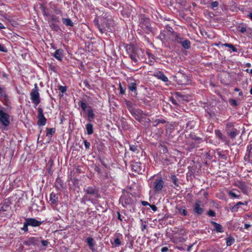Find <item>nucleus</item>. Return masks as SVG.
<instances>
[{"label":"nucleus","mask_w":252,"mask_h":252,"mask_svg":"<svg viewBox=\"0 0 252 252\" xmlns=\"http://www.w3.org/2000/svg\"><path fill=\"white\" fill-rule=\"evenodd\" d=\"M126 49L129 57L135 63H137L140 57L143 55L142 50L132 44L127 45L126 46Z\"/></svg>","instance_id":"f257e3e1"},{"label":"nucleus","mask_w":252,"mask_h":252,"mask_svg":"<svg viewBox=\"0 0 252 252\" xmlns=\"http://www.w3.org/2000/svg\"><path fill=\"white\" fill-rule=\"evenodd\" d=\"M84 191L86 192L84 198L86 199L91 200L100 197L98 189L94 187H88L84 189Z\"/></svg>","instance_id":"f03ea898"},{"label":"nucleus","mask_w":252,"mask_h":252,"mask_svg":"<svg viewBox=\"0 0 252 252\" xmlns=\"http://www.w3.org/2000/svg\"><path fill=\"white\" fill-rule=\"evenodd\" d=\"M135 197L131 193L126 192L123 193L120 201L124 206H126L132 205L135 202Z\"/></svg>","instance_id":"7ed1b4c3"},{"label":"nucleus","mask_w":252,"mask_h":252,"mask_svg":"<svg viewBox=\"0 0 252 252\" xmlns=\"http://www.w3.org/2000/svg\"><path fill=\"white\" fill-rule=\"evenodd\" d=\"M34 86V88L31 91L30 95L32 102L35 105V107L40 102V99L37 84H35Z\"/></svg>","instance_id":"20e7f679"},{"label":"nucleus","mask_w":252,"mask_h":252,"mask_svg":"<svg viewBox=\"0 0 252 252\" xmlns=\"http://www.w3.org/2000/svg\"><path fill=\"white\" fill-rule=\"evenodd\" d=\"M139 26L146 32L149 33L151 31V24L149 19L141 16L140 19Z\"/></svg>","instance_id":"39448f33"},{"label":"nucleus","mask_w":252,"mask_h":252,"mask_svg":"<svg viewBox=\"0 0 252 252\" xmlns=\"http://www.w3.org/2000/svg\"><path fill=\"white\" fill-rule=\"evenodd\" d=\"M131 115L139 122H141L143 115L146 116L147 115L143 113L142 111L140 109L132 108L130 110Z\"/></svg>","instance_id":"423d86ee"},{"label":"nucleus","mask_w":252,"mask_h":252,"mask_svg":"<svg viewBox=\"0 0 252 252\" xmlns=\"http://www.w3.org/2000/svg\"><path fill=\"white\" fill-rule=\"evenodd\" d=\"M9 119V115L2 110H0V123L5 126H7L10 124Z\"/></svg>","instance_id":"0eeeda50"},{"label":"nucleus","mask_w":252,"mask_h":252,"mask_svg":"<svg viewBox=\"0 0 252 252\" xmlns=\"http://www.w3.org/2000/svg\"><path fill=\"white\" fill-rule=\"evenodd\" d=\"M38 110V116H37V125L39 126H43L46 124V119L43 115V110L41 107H39Z\"/></svg>","instance_id":"6e6552de"},{"label":"nucleus","mask_w":252,"mask_h":252,"mask_svg":"<svg viewBox=\"0 0 252 252\" xmlns=\"http://www.w3.org/2000/svg\"><path fill=\"white\" fill-rule=\"evenodd\" d=\"M164 185V182L161 178L156 179L155 182V186L154 188L155 192L158 193L161 191Z\"/></svg>","instance_id":"1a4fd4ad"},{"label":"nucleus","mask_w":252,"mask_h":252,"mask_svg":"<svg viewBox=\"0 0 252 252\" xmlns=\"http://www.w3.org/2000/svg\"><path fill=\"white\" fill-rule=\"evenodd\" d=\"M40 238H41L31 237L29 238L27 240L25 241L24 244L28 246L38 245Z\"/></svg>","instance_id":"9d476101"},{"label":"nucleus","mask_w":252,"mask_h":252,"mask_svg":"<svg viewBox=\"0 0 252 252\" xmlns=\"http://www.w3.org/2000/svg\"><path fill=\"white\" fill-rule=\"evenodd\" d=\"M200 201L197 200L193 205V211L198 215H201L204 212V209L200 206Z\"/></svg>","instance_id":"9b49d317"},{"label":"nucleus","mask_w":252,"mask_h":252,"mask_svg":"<svg viewBox=\"0 0 252 252\" xmlns=\"http://www.w3.org/2000/svg\"><path fill=\"white\" fill-rule=\"evenodd\" d=\"M26 219L27 221H28L29 225L32 226L33 227L39 226L42 223V221H39L34 218H27Z\"/></svg>","instance_id":"f8f14e48"},{"label":"nucleus","mask_w":252,"mask_h":252,"mask_svg":"<svg viewBox=\"0 0 252 252\" xmlns=\"http://www.w3.org/2000/svg\"><path fill=\"white\" fill-rule=\"evenodd\" d=\"M55 188L61 190L64 188V184L63 181L59 178H58L55 183Z\"/></svg>","instance_id":"ddd939ff"},{"label":"nucleus","mask_w":252,"mask_h":252,"mask_svg":"<svg viewBox=\"0 0 252 252\" xmlns=\"http://www.w3.org/2000/svg\"><path fill=\"white\" fill-rule=\"evenodd\" d=\"M63 50L59 49L55 51L54 57L59 61H62L63 59Z\"/></svg>","instance_id":"4468645a"},{"label":"nucleus","mask_w":252,"mask_h":252,"mask_svg":"<svg viewBox=\"0 0 252 252\" xmlns=\"http://www.w3.org/2000/svg\"><path fill=\"white\" fill-rule=\"evenodd\" d=\"M155 76L157 77L158 79L161 80L164 82H167L168 79L167 77L162 72L159 71L155 74Z\"/></svg>","instance_id":"2eb2a0df"},{"label":"nucleus","mask_w":252,"mask_h":252,"mask_svg":"<svg viewBox=\"0 0 252 252\" xmlns=\"http://www.w3.org/2000/svg\"><path fill=\"white\" fill-rule=\"evenodd\" d=\"M180 44H181L182 46L185 49H189L191 46L190 42L188 39H184Z\"/></svg>","instance_id":"dca6fc26"},{"label":"nucleus","mask_w":252,"mask_h":252,"mask_svg":"<svg viewBox=\"0 0 252 252\" xmlns=\"http://www.w3.org/2000/svg\"><path fill=\"white\" fill-rule=\"evenodd\" d=\"M237 186L244 193H246L248 191V187L244 182H238Z\"/></svg>","instance_id":"f3484780"},{"label":"nucleus","mask_w":252,"mask_h":252,"mask_svg":"<svg viewBox=\"0 0 252 252\" xmlns=\"http://www.w3.org/2000/svg\"><path fill=\"white\" fill-rule=\"evenodd\" d=\"M211 223L214 225L215 230L218 232L221 233V232H223V229L222 226L221 224H219V223H218L215 221H211Z\"/></svg>","instance_id":"a211bd4d"},{"label":"nucleus","mask_w":252,"mask_h":252,"mask_svg":"<svg viewBox=\"0 0 252 252\" xmlns=\"http://www.w3.org/2000/svg\"><path fill=\"white\" fill-rule=\"evenodd\" d=\"M11 204L10 201L7 199H5L3 203L2 206L1 207L0 211H6L9 207V205Z\"/></svg>","instance_id":"6ab92c4d"},{"label":"nucleus","mask_w":252,"mask_h":252,"mask_svg":"<svg viewBox=\"0 0 252 252\" xmlns=\"http://www.w3.org/2000/svg\"><path fill=\"white\" fill-rule=\"evenodd\" d=\"M247 205V202H238L236 205H235L234 206H233L231 208V212H237L238 209L239 208L240 205Z\"/></svg>","instance_id":"aec40b11"},{"label":"nucleus","mask_w":252,"mask_h":252,"mask_svg":"<svg viewBox=\"0 0 252 252\" xmlns=\"http://www.w3.org/2000/svg\"><path fill=\"white\" fill-rule=\"evenodd\" d=\"M176 209L178 210V213L184 216H186L188 215V212L185 207H177Z\"/></svg>","instance_id":"412c9836"},{"label":"nucleus","mask_w":252,"mask_h":252,"mask_svg":"<svg viewBox=\"0 0 252 252\" xmlns=\"http://www.w3.org/2000/svg\"><path fill=\"white\" fill-rule=\"evenodd\" d=\"M62 22L66 26L73 27L74 26V23L69 18H63L62 19Z\"/></svg>","instance_id":"4be33fe9"},{"label":"nucleus","mask_w":252,"mask_h":252,"mask_svg":"<svg viewBox=\"0 0 252 252\" xmlns=\"http://www.w3.org/2000/svg\"><path fill=\"white\" fill-rule=\"evenodd\" d=\"M173 36L174 39H173V41L174 42H176L178 43H180L182 40H183L184 38L181 37L179 34H177L176 33L173 34Z\"/></svg>","instance_id":"5701e85b"},{"label":"nucleus","mask_w":252,"mask_h":252,"mask_svg":"<svg viewBox=\"0 0 252 252\" xmlns=\"http://www.w3.org/2000/svg\"><path fill=\"white\" fill-rule=\"evenodd\" d=\"M86 128L87 131V134L88 135H91L93 133V126L92 124L89 123L87 124L86 126Z\"/></svg>","instance_id":"b1692460"},{"label":"nucleus","mask_w":252,"mask_h":252,"mask_svg":"<svg viewBox=\"0 0 252 252\" xmlns=\"http://www.w3.org/2000/svg\"><path fill=\"white\" fill-rule=\"evenodd\" d=\"M54 165V161H53V160H52V159H50L49 161H48V168H47V170H48V173L50 174L51 175H52L53 174V171L52 170V166L53 165Z\"/></svg>","instance_id":"393cba45"},{"label":"nucleus","mask_w":252,"mask_h":252,"mask_svg":"<svg viewBox=\"0 0 252 252\" xmlns=\"http://www.w3.org/2000/svg\"><path fill=\"white\" fill-rule=\"evenodd\" d=\"M239 131L236 129H234L232 131L228 133V135L232 139H234L236 135L239 134Z\"/></svg>","instance_id":"a878e982"},{"label":"nucleus","mask_w":252,"mask_h":252,"mask_svg":"<svg viewBox=\"0 0 252 252\" xmlns=\"http://www.w3.org/2000/svg\"><path fill=\"white\" fill-rule=\"evenodd\" d=\"M170 178L171 179L172 182L173 183V184L175 185L176 187L179 186V180L176 175H172L170 177Z\"/></svg>","instance_id":"bb28decb"},{"label":"nucleus","mask_w":252,"mask_h":252,"mask_svg":"<svg viewBox=\"0 0 252 252\" xmlns=\"http://www.w3.org/2000/svg\"><path fill=\"white\" fill-rule=\"evenodd\" d=\"M88 120L89 122H91L92 120L94 118V114L92 109H90L88 110Z\"/></svg>","instance_id":"cd10ccee"},{"label":"nucleus","mask_w":252,"mask_h":252,"mask_svg":"<svg viewBox=\"0 0 252 252\" xmlns=\"http://www.w3.org/2000/svg\"><path fill=\"white\" fill-rule=\"evenodd\" d=\"M58 196L53 192L50 194V200L52 203L55 204L58 200Z\"/></svg>","instance_id":"c85d7f7f"},{"label":"nucleus","mask_w":252,"mask_h":252,"mask_svg":"<svg viewBox=\"0 0 252 252\" xmlns=\"http://www.w3.org/2000/svg\"><path fill=\"white\" fill-rule=\"evenodd\" d=\"M128 88L132 92H135L136 91L137 85L134 82L130 83L128 85Z\"/></svg>","instance_id":"c756f323"},{"label":"nucleus","mask_w":252,"mask_h":252,"mask_svg":"<svg viewBox=\"0 0 252 252\" xmlns=\"http://www.w3.org/2000/svg\"><path fill=\"white\" fill-rule=\"evenodd\" d=\"M234 238L232 236H229L226 239V245L227 246H230L233 244L234 242Z\"/></svg>","instance_id":"7c9ffc66"},{"label":"nucleus","mask_w":252,"mask_h":252,"mask_svg":"<svg viewBox=\"0 0 252 252\" xmlns=\"http://www.w3.org/2000/svg\"><path fill=\"white\" fill-rule=\"evenodd\" d=\"M190 137L192 140H194V141H197L198 143H199L202 142L203 141L201 138L196 136L194 134H190Z\"/></svg>","instance_id":"2f4dec72"},{"label":"nucleus","mask_w":252,"mask_h":252,"mask_svg":"<svg viewBox=\"0 0 252 252\" xmlns=\"http://www.w3.org/2000/svg\"><path fill=\"white\" fill-rule=\"evenodd\" d=\"M47 132L46 136H48L49 135H53L56 131L55 128H46Z\"/></svg>","instance_id":"473e14b6"},{"label":"nucleus","mask_w":252,"mask_h":252,"mask_svg":"<svg viewBox=\"0 0 252 252\" xmlns=\"http://www.w3.org/2000/svg\"><path fill=\"white\" fill-rule=\"evenodd\" d=\"M87 242L91 249L93 250L92 247H93L94 245V239L91 237H88L87 239Z\"/></svg>","instance_id":"72a5a7b5"},{"label":"nucleus","mask_w":252,"mask_h":252,"mask_svg":"<svg viewBox=\"0 0 252 252\" xmlns=\"http://www.w3.org/2000/svg\"><path fill=\"white\" fill-rule=\"evenodd\" d=\"M166 121L164 119H157L154 122V126H156L158 124H165Z\"/></svg>","instance_id":"f704fd0d"},{"label":"nucleus","mask_w":252,"mask_h":252,"mask_svg":"<svg viewBox=\"0 0 252 252\" xmlns=\"http://www.w3.org/2000/svg\"><path fill=\"white\" fill-rule=\"evenodd\" d=\"M224 45L231 49L233 52H236L237 51V49L231 44L225 43Z\"/></svg>","instance_id":"c9c22d12"},{"label":"nucleus","mask_w":252,"mask_h":252,"mask_svg":"<svg viewBox=\"0 0 252 252\" xmlns=\"http://www.w3.org/2000/svg\"><path fill=\"white\" fill-rule=\"evenodd\" d=\"M29 224H28V221L26 219H25V221L24 222L23 227L22 228V229L24 230L25 232H27L28 231V226Z\"/></svg>","instance_id":"e433bc0d"},{"label":"nucleus","mask_w":252,"mask_h":252,"mask_svg":"<svg viewBox=\"0 0 252 252\" xmlns=\"http://www.w3.org/2000/svg\"><path fill=\"white\" fill-rule=\"evenodd\" d=\"M237 30L241 33H244L247 32L246 28L241 27V26H238L237 27Z\"/></svg>","instance_id":"4c0bfd02"},{"label":"nucleus","mask_w":252,"mask_h":252,"mask_svg":"<svg viewBox=\"0 0 252 252\" xmlns=\"http://www.w3.org/2000/svg\"><path fill=\"white\" fill-rule=\"evenodd\" d=\"M50 27L55 31H58V30L60 29L58 25L55 23H52L50 25Z\"/></svg>","instance_id":"58836bf2"},{"label":"nucleus","mask_w":252,"mask_h":252,"mask_svg":"<svg viewBox=\"0 0 252 252\" xmlns=\"http://www.w3.org/2000/svg\"><path fill=\"white\" fill-rule=\"evenodd\" d=\"M79 105L81 107V108L84 110H86V108H87V104H86V103L83 101H81L79 103Z\"/></svg>","instance_id":"ea45409f"},{"label":"nucleus","mask_w":252,"mask_h":252,"mask_svg":"<svg viewBox=\"0 0 252 252\" xmlns=\"http://www.w3.org/2000/svg\"><path fill=\"white\" fill-rule=\"evenodd\" d=\"M102 21H103V24H104L106 26V27H107L108 29L111 30V29L110 28V25L111 24V23L112 22V21H110V23H107L106 21H107V20L106 19H104V18H103Z\"/></svg>","instance_id":"a19ab883"},{"label":"nucleus","mask_w":252,"mask_h":252,"mask_svg":"<svg viewBox=\"0 0 252 252\" xmlns=\"http://www.w3.org/2000/svg\"><path fill=\"white\" fill-rule=\"evenodd\" d=\"M229 102L232 105H233V106H237L238 105V103H237V101L235 99H230L229 100Z\"/></svg>","instance_id":"79ce46f5"},{"label":"nucleus","mask_w":252,"mask_h":252,"mask_svg":"<svg viewBox=\"0 0 252 252\" xmlns=\"http://www.w3.org/2000/svg\"><path fill=\"white\" fill-rule=\"evenodd\" d=\"M0 51L3 52H7V48H5L4 47V46L1 43H0Z\"/></svg>","instance_id":"37998d69"},{"label":"nucleus","mask_w":252,"mask_h":252,"mask_svg":"<svg viewBox=\"0 0 252 252\" xmlns=\"http://www.w3.org/2000/svg\"><path fill=\"white\" fill-rule=\"evenodd\" d=\"M207 214L211 217H215L216 216V213L212 210H209L207 212Z\"/></svg>","instance_id":"c03bdc74"},{"label":"nucleus","mask_w":252,"mask_h":252,"mask_svg":"<svg viewBox=\"0 0 252 252\" xmlns=\"http://www.w3.org/2000/svg\"><path fill=\"white\" fill-rule=\"evenodd\" d=\"M114 243L116 245V246H118L121 244V242L118 238H117L115 239Z\"/></svg>","instance_id":"a18cd8bd"},{"label":"nucleus","mask_w":252,"mask_h":252,"mask_svg":"<svg viewBox=\"0 0 252 252\" xmlns=\"http://www.w3.org/2000/svg\"><path fill=\"white\" fill-rule=\"evenodd\" d=\"M161 150L163 154H165L168 152V149L166 146L161 145Z\"/></svg>","instance_id":"49530a36"},{"label":"nucleus","mask_w":252,"mask_h":252,"mask_svg":"<svg viewBox=\"0 0 252 252\" xmlns=\"http://www.w3.org/2000/svg\"><path fill=\"white\" fill-rule=\"evenodd\" d=\"M83 83L85 85L86 87H87L89 89H91V85L89 84V82L87 80H85L83 81Z\"/></svg>","instance_id":"de8ad7c7"},{"label":"nucleus","mask_w":252,"mask_h":252,"mask_svg":"<svg viewBox=\"0 0 252 252\" xmlns=\"http://www.w3.org/2000/svg\"><path fill=\"white\" fill-rule=\"evenodd\" d=\"M176 1L178 3L182 6L185 5L186 2V0H176Z\"/></svg>","instance_id":"09e8293b"},{"label":"nucleus","mask_w":252,"mask_h":252,"mask_svg":"<svg viewBox=\"0 0 252 252\" xmlns=\"http://www.w3.org/2000/svg\"><path fill=\"white\" fill-rule=\"evenodd\" d=\"M211 6L213 7H216L219 5V2L217 1H212L211 3Z\"/></svg>","instance_id":"8fccbe9b"},{"label":"nucleus","mask_w":252,"mask_h":252,"mask_svg":"<svg viewBox=\"0 0 252 252\" xmlns=\"http://www.w3.org/2000/svg\"><path fill=\"white\" fill-rule=\"evenodd\" d=\"M139 167L137 164L132 165V169L137 172H139L140 171V170H139Z\"/></svg>","instance_id":"3c124183"},{"label":"nucleus","mask_w":252,"mask_h":252,"mask_svg":"<svg viewBox=\"0 0 252 252\" xmlns=\"http://www.w3.org/2000/svg\"><path fill=\"white\" fill-rule=\"evenodd\" d=\"M252 150V145H248L247 147V151L249 152L248 154L247 155L248 157L251 156V150Z\"/></svg>","instance_id":"603ef678"},{"label":"nucleus","mask_w":252,"mask_h":252,"mask_svg":"<svg viewBox=\"0 0 252 252\" xmlns=\"http://www.w3.org/2000/svg\"><path fill=\"white\" fill-rule=\"evenodd\" d=\"M229 194L230 196H231V197H233L234 198H237L240 196V195H236V193L235 192H233L232 191H229Z\"/></svg>","instance_id":"864d4df0"},{"label":"nucleus","mask_w":252,"mask_h":252,"mask_svg":"<svg viewBox=\"0 0 252 252\" xmlns=\"http://www.w3.org/2000/svg\"><path fill=\"white\" fill-rule=\"evenodd\" d=\"M216 134L220 139H222V134L219 130H215Z\"/></svg>","instance_id":"5fc2aeb1"},{"label":"nucleus","mask_w":252,"mask_h":252,"mask_svg":"<svg viewBox=\"0 0 252 252\" xmlns=\"http://www.w3.org/2000/svg\"><path fill=\"white\" fill-rule=\"evenodd\" d=\"M51 21H54L55 22H59V18L56 17V16H53L51 19Z\"/></svg>","instance_id":"6e6d98bb"},{"label":"nucleus","mask_w":252,"mask_h":252,"mask_svg":"<svg viewBox=\"0 0 252 252\" xmlns=\"http://www.w3.org/2000/svg\"><path fill=\"white\" fill-rule=\"evenodd\" d=\"M84 142L86 149H89L90 148V143L87 140H84Z\"/></svg>","instance_id":"4d7b16f0"},{"label":"nucleus","mask_w":252,"mask_h":252,"mask_svg":"<svg viewBox=\"0 0 252 252\" xmlns=\"http://www.w3.org/2000/svg\"><path fill=\"white\" fill-rule=\"evenodd\" d=\"M176 233L182 235H185L186 233V232L183 229H181L180 230H178Z\"/></svg>","instance_id":"13d9d810"},{"label":"nucleus","mask_w":252,"mask_h":252,"mask_svg":"<svg viewBox=\"0 0 252 252\" xmlns=\"http://www.w3.org/2000/svg\"><path fill=\"white\" fill-rule=\"evenodd\" d=\"M94 22L96 23L97 27L99 28V30L100 32L101 33H103L104 32L103 31L104 29L100 28L99 25L98 23V21H96V20H94Z\"/></svg>","instance_id":"bf43d9fd"},{"label":"nucleus","mask_w":252,"mask_h":252,"mask_svg":"<svg viewBox=\"0 0 252 252\" xmlns=\"http://www.w3.org/2000/svg\"><path fill=\"white\" fill-rule=\"evenodd\" d=\"M59 90L61 91L62 93H64L66 91V88L65 86H60L59 88Z\"/></svg>","instance_id":"052dcab7"},{"label":"nucleus","mask_w":252,"mask_h":252,"mask_svg":"<svg viewBox=\"0 0 252 252\" xmlns=\"http://www.w3.org/2000/svg\"><path fill=\"white\" fill-rule=\"evenodd\" d=\"M130 150L132 152H135L137 150V147L134 145L130 146Z\"/></svg>","instance_id":"680f3d73"},{"label":"nucleus","mask_w":252,"mask_h":252,"mask_svg":"<svg viewBox=\"0 0 252 252\" xmlns=\"http://www.w3.org/2000/svg\"><path fill=\"white\" fill-rule=\"evenodd\" d=\"M41 243L42 246H45V247L47 246L48 244V242L47 240H41Z\"/></svg>","instance_id":"e2e57ef3"},{"label":"nucleus","mask_w":252,"mask_h":252,"mask_svg":"<svg viewBox=\"0 0 252 252\" xmlns=\"http://www.w3.org/2000/svg\"><path fill=\"white\" fill-rule=\"evenodd\" d=\"M4 93V89L0 86V98L3 96Z\"/></svg>","instance_id":"0e129e2a"},{"label":"nucleus","mask_w":252,"mask_h":252,"mask_svg":"<svg viewBox=\"0 0 252 252\" xmlns=\"http://www.w3.org/2000/svg\"><path fill=\"white\" fill-rule=\"evenodd\" d=\"M150 207L152 209L153 211L154 212L156 211L157 210V207L155 205H150Z\"/></svg>","instance_id":"69168bd1"},{"label":"nucleus","mask_w":252,"mask_h":252,"mask_svg":"<svg viewBox=\"0 0 252 252\" xmlns=\"http://www.w3.org/2000/svg\"><path fill=\"white\" fill-rule=\"evenodd\" d=\"M141 204L144 206H146L147 205H149V206L150 205V204L148 202L145 201H141Z\"/></svg>","instance_id":"338daca9"},{"label":"nucleus","mask_w":252,"mask_h":252,"mask_svg":"<svg viewBox=\"0 0 252 252\" xmlns=\"http://www.w3.org/2000/svg\"><path fill=\"white\" fill-rule=\"evenodd\" d=\"M219 156L220 157L222 158L223 159H226V156L225 155H224V154H222L221 153H219Z\"/></svg>","instance_id":"774afa93"}]
</instances>
